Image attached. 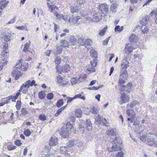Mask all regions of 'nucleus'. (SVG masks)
<instances>
[{"label": "nucleus", "mask_w": 157, "mask_h": 157, "mask_svg": "<svg viewBox=\"0 0 157 157\" xmlns=\"http://www.w3.org/2000/svg\"><path fill=\"white\" fill-rule=\"evenodd\" d=\"M29 43H27L25 44L24 47L23 49V51L24 52H27L29 51L28 49L29 48V44L30 43V41H29Z\"/></svg>", "instance_id": "473e14b6"}, {"label": "nucleus", "mask_w": 157, "mask_h": 157, "mask_svg": "<svg viewBox=\"0 0 157 157\" xmlns=\"http://www.w3.org/2000/svg\"><path fill=\"white\" fill-rule=\"evenodd\" d=\"M92 43V40L90 39H87L85 40V43L84 44L86 48H89V46L87 47V46H89Z\"/></svg>", "instance_id": "ea45409f"}, {"label": "nucleus", "mask_w": 157, "mask_h": 157, "mask_svg": "<svg viewBox=\"0 0 157 157\" xmlns=\"http://www.w3.org/2000/svg\"><path fill=\"white\" fill-rule=\"evenodd\" d=\"M79 128L80 131H82V133H84L85 132L84 125L81 123L79 124Z\"/></svg>", "instance_id": "603ef678"}, {"label": "nucleus", "mask_w": 157, "mask_h": 157, "mask_svg": "<svg viewBox=\"0 0 157 157\" xmlns=\"http://www.w3.org/2000/svg\"><path fill=\"white\" fill-rule=\"evenodd\" d=\"M148 145L157 147V140L152 136H148L146 140Z\"/></svg>", "instance_id": "39448f33"}, {"label": "nucleus", "mask_w": 157, "mask_h": 157, "mask_svg": "<svg viewBox=\"0 0 157 157\" xmlns=\"http://www.w3.org/2000/svg\"><path fill=\"white\" fill-rule=\"evenodd\" d=\"M117 131L116 128H110L106 131V134L108 135L115 136L117 134Z\"/></svg>", "instance_id": "2eb2a0df"}, {"label": "nucleus", "mask_w": 157, "mask_h": 157, "mask_svg": "<svg viewBox=\"0 0 157 157\" xmlns=\"http://www.w3.org/2000/svg\"><path fill=\"white\" fill-rule=\"evenodd\" d=\"M141 29L142 32L144 34H147L148 32V29L145 25H143Z\"/></svg>", "instance_id": "2f4dec72"}, {"label": "nucleus", "mask_w": 157, "mask_h": 157, "mask_svg": "<svg viewBox=\"0 0 157 157\" xmlns=\"http://www.w3.org/2000/svg\"><path fill=\"white\" fill-rule=\"evenodd\" d=\"M102 119L99 115H98L95 118V124L99 126L101 124Z\"/></svg>", "instance_id": "4be33fe9"}, {"label": "nucleus", "mask_w": 157, "mask_h": 157, "mask_svg": "<svg viewBox=\"0 0 157 157\" xmlns=\"http://www.w3.org/2000/svg\"><path fill=\"white\" fill-rule=\"evenodd\" d=\"M126 112L127 115L129 117L128 118V121L131 123H132L134 121L136 115L135 111L131 109H127Z\"/></svg>", "instance_id": "20e7f679"}, {"label": "nucleus", "mask_w": 157, "mask_h": 157, "mask_svg": "<svg viewBox=\"0 0 157 157\" xmlns=\"http://www.w3.org/2000/svg\"><path fill=\"white\" fill-rule=\"evenodd\" d=\"M122 144L121 140L116 137L112 143L111 147L109 148V152L117 151L121 149V145Z\"/></svg>", "instance_id": "f03ea898"}, {"label": "nucleus", "mask_w": 157, "mask_h": 157, "mask_svg": "<svg viewBox=\"0 0 157 157\" xmlns=\"http://www.w3.org/2000/svg\"><path fill=\"white\" fill-rule=\"evenodd\" d=\"M84 21L87 23H89L93 21V19H92L90 17L88 16H86L85 17V19Z\"/></svg>", "instance_id": "8fccbe9b"}, {"label": "nucleus", "mask_w": 157, "mask_h": 157, "mask_svg": "<svg viewBox=\"0 0 157 157\" xmlns=\"http://www.w3.org/2000/svg\"><path fill=\"white\" fill-rule=\"evenodd\" d=\"M72 127V124L70 122H67L66 125L61 129L60 132V135L64 138H67L68 136Z\"/></svg>", "instance_id": "f257e3e1"}, {"label": "nucleus", "mask_w": 157, "mask_h": 157, "mask_svg": "<svg viewBox=\"0 0 157 157\" xmlns=\"http://www.w3.org/2000/svg\"><path fill=\"white\" fill-rule=\"evenodd\" d=\"M90 55L92 57H96L97 56L96 52L94 49H91L90 51Z\"/></svg>", "instance_id": "49530a36"}, {"label": "nucleus", "mask_w": 157, "mask_h": 157, "mask_svg": "<svg viewBox=\"0 0 157 157\" xmlns=\"http://www.w3.org/2000/svg\"><path fill=\"white\" fill-rule=\"evenodd\" d=\"M126 79H124L123 78H120V76L119 83L120 84H124L126 82L125 80Z\"/></svg>", "instance_id": "e2e57ef3"}, {"label": "nucleus", "mask_w": 157, "mask_h": 157, "mask_svg": "<svg viewBox=\"0 0 157 157\" xmlns=\"http://www.w3.org/2000/svg\"><path fill=\"white\" fill-rule=\"evenodd\" d=\"M152 14H155V20L156 24H157V11L156 10L153 11L150 13L149 15L151 16H152Z\"/></svg>", "instance_id": "4c0bfd02"}, {"label": "nucleus", "mask_w": 157, "mask_h": 157, "mask_svg": "<svg viewBox=\"0 0 157 157\" xmlns=\"http://www.w3.org/2000/svg\"><path fill=\"white\" fill-rule=\"evenodd\" d=\"M71 19V18H70L69 15L68 14H67L63 16V19L66 22H69V23L70 22V20Z\"/></svg>", "instance_id": "a19ab883"}, {"label": "nucleus", "mask_w": 157, "mask_h": 157, "mask_svg": "<svg viewBox=\"0 0 157 157\" xmlns=\"http://www.w3.org/2000/svg\"><path fill=\"white\" fill-rule=\"evenodd\" d=\"M74 142L73 140H71L67 144V147L68 148L70 149V148L71 147L74 146Z\"/></svg>", "instance_id": "bf43d9fd"}, {"label": "nucleus", "mask_w": 157, "mask_h": 157, "mask_svg": "<svg viewBox=\"0 0 157 157\" xmlns=\"http://www.w3.org/2000/svg\"><path fill=\"white\" fill-rule=\"evenodd\" d=\"M48 7L51 12H52L56 10H58V8L54 6L53 3L50 0H47Z\"/></svg>", "instance_id": "1a4fd4ad"}, {"label": "nucleus", "mask_w": 157, "mask_h": 157, "mask_svg": "<svg viewBox=\"0 0 157 157\" xmlns=\"http://www.w3.org/2000/svg\"><path fill=\"white\" fill-rule=\"evenodd\" d=\"M139 103L138 102L136 101H134L131 103L130 105V107L131 108H133L135 107L136 105H139Z\"/></svg>", "instance_id": "09e8293b"}, {"label": "nucleus", "mask_w": 157, "mask_h": 157, "mask_svg": "<svg viewBox=\"0 0 157 157\" xmlns=\"http://www.w3.org/2000/svg\"><path fill=\"white\" fill-rule=\"evenodd\" d=\"M71 81L72 85L75 84L78 81V80L76 78H72Z\"/></svg>", "instance_id": "338daca9"}, {"label": "nucleus", "mask_w": 157, "mask_h": 157, "mask_svg": "<svg viewBox=\"0 0 157 157\" xmlns=\"http://www.w3.org/2000/svg\"><path fill=\"white\" fill-rule=\"evenodd\" d=\"M102 124L104 126H105L106 127H108L109 126V123L105 118H104L103 119H102Z\"/></svg>", "instance_id": "5fc2aeb1"}, {"label": "nucleus", "mask_w": 157, "mask_h": 157, "mask_svg": "<svg viewBox=\"0 0 157 157\" xmlns=\"http://www.w3.org/2000/svg\"><path fill=\"white\" fill-rule=\"evenodd\" d=\"M99 110L98 108L94 106H91L90 109V111L93 114H96L98 113Z\"/></svg>", "instance_id": "5701e85b"}, {"label": "nucleus", "mask_w": 157, "mask_h": 157, "mask_svg": "<svg viewBox=\"0 0 157 157\" xmlns=\"http://www.w3.org/2000/svg\"><path fill=\"white\" fill-rule=\"evenodd\" d=\"M39 119L41 120L44 121L46 119V117L44 115L41 114L40 115L39 117Z\"/></svg>", "instance_id": "774afa93"}, {"label": "nucleus", "mask_w": 157, "mask_h": 157, "mask_svg": "<svg viewBox=\"0 0 157 157\" xmlns=\"http://www.w3.org/2000/svg\"><path fill=\"white\" fill-rule=\"evenodd\" d=\"M66 107V106H64L59 108L57 111L56 112L55 114V116L56 117H57L61 113L62 111L65 109Z\"/></svg>", "instance_id": "72a5a7b5"}, {"label": "nucleus", "mask_w": 157, "mask_h": 157, "mask_svg": "<svg viewBox=\"0 0 157 157\" xmlns=\"http://www.w3.org/2000/svg\"><path fill=\"white\" fill-rule=\"evenodd\" d=\"M121 98H129V95L128 94H130L129 92L125 91L123 93H121Z\"/></svg>", "instance_id": "e433bc0d"}, {"label": "nucleus", "mask_w": 157, "mask_h": 157, "mask_svg": "<svg viewBox=\"0 0 157 157\" xmlns=\"http://www.w3.org/2000/svg\"><path fill=\"white\" fill-rule=\"evenodd\" d=\"M107 29V27L106 26L103 28L100 31L99 35L100 36H103L104 35L105 32Z\"/></svg>", "instance_id": "c03bdc74"}, {"label": "nucleus", "mask_w": 157, "mask_h": 157, "mask_svg": "<svg viewBox=\"0 0 157 157\" xmlns=\"http://www.w3.org/2000/svg\"><path fill=\"white\" fill-rule=\"evenodd\" d=\"M75 113L77 117H80L82 116V112L80 109H77L76 110Z\"/></svg>", "instance_id": "7c9ffc66"}, {"label": "nucleus", "mask_w": 157, "mask_h": 157, "mask_svg": "<svg viewBox=\"0 0 157 157\" xmlns=\"http://www.w3.org/2000/svg\"><path fill=\"white\" fill-rule=\"evenodd\" d=\"M58 140L55 136L52 137L51 139L49 141V144L50 146H54L57 144Z\"/></svg>", "instance_id": "4468645a"}, {"label": "nucleus", "mask_w": 157, "mask_h": 157, "mask_svg": "<svg viewBox=\"0 0 157 157\" xmlns=\"http://www.w3.org/2000/svg\"><path fill=\"white\" fill-rule=\"evenodd\" d=\"M117 5L116 3H114L111 6L110 10L111 11L114 12L115 11V10L117 8Z\"/></svg>", "instance_id": "3c124183"}, {"label": "nucleus", "mask_w": 157, "mask_h": 157, "mask_svg": "<svg viewBox=\"0 0 157 157\" xmlns=\"http://www.w3.org/2000/svg\"><path fill=\"white\" fill-rule=\"evenodd\" d=\"M24 134L26 136H29L31 134V132L29 129H26L24 132Z\"/></svg>", "instance_id": "13d9d810"}, {"label": "nucleus", "mask_w": 157, "mask_h": 157, "mask_svg": "<svg viewBox=\"0 0 157 157\" xmlns=\"http://www.w3.org/2000/svg\"><path fill=\"white\" fill-rule=\"evenodd\" d=\"M60 43V46H61V47H68L70 46L69 42L65 40H61Z\"/></svg>", "instance_id": "393cba45"}, {"label": "nucleus", "mask_w": 157, "mask_h": 157, "mask_svg": "<svg viewBox=\"0 0 157 157\" xmlns=\"http://www.w3.org/2000/svg\"><path fill=\"white\" fill-rule=\"evenodd\" d=\"M62 51V48L61 46H58L56 48V50L54 52V55H57L61 53Z\"/></svg>", "instance_id": "c85d7f7f"}, {"label": "nucleus", "mask_w": 157, "mask_h": 157, "mask_svg": "<svg viewBox=\"0 0 157 157\" xmlns=\"http://www.w3.org/2000/svg\"><path fill=\"white\" fill-rule=\"evenodd\" d=\"M94 67L92 66H90L87 69V71L89 72L90 73L94 72L95 71V69L94 68Z\"/></svg>", "instance_id": "680f3d73"}, {"label": "nucleus", "mask_w": 157, "mask_h": 157, "mask_svg": "<svg viewBox=\"0 0 157 157\" xmlns=\"http://www.w3.org/2000/svg\"><path fill=\"white\" fill-rule=\"evenodd\" d=\"M99 7L100 11L102 14L106 15L109 11L108 5L106 4L103 3L100 5Z\"/></svg>", "instance_id": "0eeeda50"}, {"label": "nucleus", "mask_w": 157, "mask_h": 157, "mask_svg": "<svg viewBox=\"0 0 157 157\" xmlns=\"http://www.w3.org/2000/svg\"><path fill=\"white\" fill-rule=\"evenodd\" d=\"M149 20V18L148 16H146L143 18L140 21V24L142 25H145L148 23Z\"/></svg>", "instance_id": "412c9836"}, {"label": "nucleus", "mask_w": 157, "mask_h": 157, "mask_svg": "<svg viewBox=\"0 0 157 157\" xmlns=\"http://www.w3.org/2000/svg\"><path fill=\"white\" fill-rule=\"evenodd\" d=\"M63 104V101L60 99L58 100L56 103V105L58 107H60L62 106Z\"/></svg>", "instance_id": "a18cd8bd"}, {"label": "nucleus", "mask_w": 157, "mask_h": 157, "mask_svg": "<svg viewBox=\"0 0 157 157\" xmlns=\"http://www.w3.org/2000/svg\"><path fill=\"white\" fill-rule=\"evenodd\" d=\"M8 2V1H1L0 4H1V5L0 6V9L2 10L6 6Z\"/></svg>", "instance_id": "cd10ccee"}, {"label": "nucleus", "mask_w": 157, "mask_h": 157, "mask_svg": "<svg viewBox=\"0 0 157 157\" xmlns=\"http://www.w3.org/2000/svg\"><path fill=\"white\" fill-rule=\"evenodd\" d=\"M54 10V14L56 16L57 19L61 20L62 18L63 19V14H59L57 13V10Z\"/></svg>", "instance_id": "c9c22d12"}, {"label": "nucleus", "mask_w": 157, "mask_h": 157, "mask_svg": "<svg viewBox=\"0 0 157 157\" xmlns=\"http://www.w3.org/2000/svg\"><path fill=\"white\" fill-rule=\"evenodd\" d=\"M90 63L91 64V66L93 67H95L97 65V59H94L93 61H90Z\"/></svg>", "instance_id": "de8ad7c7"}, {"label": "nucleus", "mask_w": 157, "mask_h": 157, "mask_svg": "<svg viewBox=\"0 0 157 157\" xmlns=\"http://www.w3.org/2000/svg\"><path fill=\"white\" fill-rule=\"evenodd\" d=\"M16 148V146L12 145H10L7 146V149L9 151L13 150L15 149Z\"/></svg>", "instance_id": "0e129e2a"}, {"label": "nucleus", "mask_w": 157, "mask_h": 157, "mask_svg": "<svg viewBox=\"0 0 157 157\" xmlns=\"http://www.w3.org/2000/svg\"><path fill=\"white\" fill-rule=\"evenodd\" d=\"M25 82L29 86H32L33 85H34V86H35L37 85L36 84H35V81L34 80H33L32 82H31L30 80H28Z\"/></svg>", "instance_id": "37998d69"}, {"label": "nucleus", "mask_w": 157, "mask_h": 157, "mask_svg": "<svg viewBox=\"0 0 157 157\" xmlns=\"http://www.w3.org/2000/svg\"><path fill=\"white\" fill-rule=\"evenodd\" d=\"M21 101H17V102L16 105V107L17 110H19L21 106Z\"/></svg>", "instance_id": "052dcab7"}, {"label": "nucleus", "mask_w": 157, "mask_h": 157, "mask_svg": "<svg viewBox=\"0 0 157 157\" xmlns=\"http://www.w3.org/2000/svg\"><path fill=\"white\" fill-rule=\"evenodd\" d=\"M58 97L66 98H85L84 97L82 96V95L81 94H78L75 95L73 98H71V97H67V95L65 94H62L61 95H60V96H59Z\"/></svg>", "instance_id": "a211bd4d"}, {"label": "nucleus", "mask_w": 157, "mask_h": 157, "mask_svg": "<svg viewBox=\"0 0 157 157\" xmlns=\"http://www.w3.org/2000/svg\"><path fill=\"white\" fill-rule=\"evenodd\" d=\"M137 37L134 34H132L129 37V40L131 42H136L137 41Z\"/></svg>", "instance_id": "b1692460"}, {"label": "nucleus", "mask_w": 157, "mask_h": 157, "mask_svg": "<svg viewBox=\"0 0 157 157\" xmlns=\"http://www.w3.org/2000/svg\"><path fill=\"white\" fill-rule=\"evenodd\" d=\"M70 10L72 13L78 12V6H71Z\"/></svg>", "instance_id": "bb28decb"}, {"label": "nucleus", "mask_w": 157, "mask_h": 157, "mask_svg": "<svg viewBox=\"0 0 157 157\" xmlns=\"http://www.w3.org/2000/svg\"><path fill=\"white\" fill-rule=\"evenodd\" d=\"M20 92L19 91V92L17 93L15 96L10 95L4 98H17L20 94Z\"/></svg>", "instance_id": "4d7b16f0"}, {"label": "nucleus", "mask_w": 157, "mask_h": 157, "mask_svg": "<svg viewBox=\"0 0 157 157\" xmlns=\"http://www.w3.org/2000/svg\"><path fill=\"white\" fill-rule=\"evenodd\" d=\"M61 61V59L60 57L57 56L56 57L55 60V63L57 64H59L60 63Z\"/></svg>", "instance_id": "69168bd1"}, {"label": "nucleus", "mask_w": 157, "mask_h": 157, "mask_svg": "<svg viewBox=\"0 0 157 157\" xmlns=\"http://www.w3.org/2000/svg\"><path fill=\"white\" fill-rule=\"evenodd\" d=\"M129 62L128 60L126 59H124L122 62L121 64V67L122 69H126L129 67Z\"/></svg>", "instance_id": "6ab92c4d"}, {"label": "nucleus", "mask_w": 157, "mask_h": 157, "mask_svg": "<svg viewBox=\"0 0 157 157\" xmlns=\"http://www.w3.org/2000/svg\"><path fill=\"white\" fill-rule=\"evenodd\" d=\"M118 102L120 104L128 102L129 101V99H119Z\"/></svg>", "instance_id": "58836bf2"}, {"label": "nucleus", "mask_w": 157, "mask_h": 157, "mask_svg": "<svg viewBox=\"0 0 157 157\" xmlns=\"http://www.w3.org/2000/svg\"><path fill=\"white\" fill-rule=\"evenodd\" d=\"M21 60V61L22 60ZM28 63H25L23 65H22L21 63V64L20 65V70H21L23 71H24L26 70L27 68L28 67Z\"/></svg>", "instance_id": "f704fd0d"}, {"label": "nucleus", "mask_w": 157, "mask_h": 157, "mask_svg": "<svg viewBox=\"0 0 157 157\" xmlns=\"http://www.w3.org/2000/svg\"><path fill=\"white\" fill-rule=\"evenodd\" d=\"M77 38L75 36H71L70 38V40L69 42L70 46L74 45H75L77 42Z\"/></svg>", "instance_id": "f3484780"}, {"label": "nucleus", "mask_w": 157, "mask_h": 157, "mask_svg": "<svg viewBox=\"0 0 157 157\" xmlns=\"http://www.w3.org/2000/svg\"><path fill=\"white\" fill-rule=\"evenodd\" d=\"M45 95V94L42 91L40 92L38 94L39 98H44Z\"/></svg>", "instance_id": "6e6d98bb"}, {"label": "nucleus", "mask_w": 157, "mask_h": 157, "mask_svg": "<svg viewBox=\"0 0 157 157\" xmlns=\"http://www.w3.org/2000/svg\"><path fill=\"white\" fill-rule=\"evenodd\" d=\"M8 52L6 50H3L2 52V60L3 61H6V58L7 56Z\"/></svg>", "instance_id": "a878e982"}, {"label": "nucleus", "mask_w": 157, "mask_h": 157, "mask_svg": "<svg viewBox=\"0 0 157 157\" xmlns=\"http://www.w3.org/2000/svg\"><path fill=\"white\" fill-rule=\"evenodd\" d=\"M120 78H123L124 79H127L128 77V75L126 69H123L121 70L120 73Z\"/></svg>", "instance_id": "f8f14e48"}, {"label": "nucleus", "mask_w": 157, "mask_h": 157, "mask_svg": "<svg viewBox=\"0 0 157 157\" xmlns=\"http://www.w3.org/2000/svg\"><path fill=\"white\" fill-rule=\"evenodd\" d=\"M29 87V86L25 82L21 86L19 91V92L22 91L23 93L26 94L28 91V88Z\"/></svg>", "instance_id": "9b49d317"}, {"label": "nucleus", "mask_w": 157, "mask_h": 157, "mask_svg": "<svg viewBox=\"0 0 157 157\" xmlns=\"http://www.w3.org/2000/svg\"><path fill=\"white\" fill-rule=\"evenodd\" d=\"M133 48L132 46L129 44L125 48L124 51L127 54H129L132 51Z\"/></svg>", "instance_id": "ddd939ff"}, {"label": "nucleus", "mask_w": 157, "mask_h": 157, "mask_svg": "<svg viewBox=\"0 0 157 157\" xmlns=\"http://www.w3.org/2000/svg\"><path fill=\"white\" fill-rule=\"evenodd\" d=\"M62 77L60 75H58L56 79V82H57L59 83H61L62 82Z\"/></svg>", "instance_id": "864d4df0"}, {"label": "nucleus", "mask_w": 157, "mask_h": 157, "mask_svg": "<svg viewBox=\"0 0 157 157\" xmlns=\"http://www.w3.org/2000/svg\"><path fill=\"white\" fill-rule=\"evenodd\" d=\"M123 26H122L121 27H120V26L119 25H117L115 27L114 30L115 32L118 31L119 32H120L122 31L123 29Z\"/></svg>", "instance_id": "79ce46f5"}, {"label": "nucleus", "mask_w": 157, "mask_h": 157, "mask_svg": "<svg viewBox=\"0 0 157 157\" xmlns=\"http://www.w3.org/2000/svg\"><path fill=\"white\" fill-rule=\"evenodd\" d=\"M71 149L68 148L67 146H62L60 148V152L63 154L66 157H69L70 155L68 152H71Z\"/></svg>", "instance_id": "423d86ee"}, {"label": "nucleus", "mask_w": 157, "mask_h": 157, "mask_svg": "<svg viewBox=\"0 0 157 157\" xmlns=\"http://www.w3.org/2000/svg\"><path fill=\"white\" fill-rule=\"evenodd\" d=\"M21 64V60L20 59L16 65V67L13 68L12 72V75L14 77V79L15 80L18 79L20 77L21 74L20 66Z\"/></svg>", "instance_id": "7ed1b4c3"}, {"label": "nucleus", "mask_w": 157, "mask_h": 157, "mask_svg": "<svg viewBox=\"0 0 157 157\" xmlns=\"http://www.w3.org/2000/svg\"><path fill=\"white\" fill-rule=\"evenodd\" d=\"M82 22L81 19L79 16H77L71 18L70 20V23H72L73 24L77 26Z\"/></svg>", "instance_id": "6e6552de"}, {"label": "nucleus", "mask_w": 157, "mask_h": 157, "mask_svg": "<svg viewBox=\"0 0 157 157\" xmlns=\"http://www.w3.org/2000/svg\"><path fill=\"white\" fill-rule=\"evenodd\" d=\"M77 39H78V43L81 46H83L85 43V40L83 36L80 37L79 36L77 35L76 36Z\"/></svg>", "instance_id": "dca6fc26"}, {"label": "nucleus", "mask_w": 157, "mask_h": 157, "mask_svg": "<svg viewBox=\"0 0 157 157\" xmlns=\"http://www.w3.org/2000/svg\"><path fill=\"white\" fill-rule=\"evenodd\" d=\"M62 70L64 72H67L70 71V67L68 64H66L62 68Z\"/></svg>", "instance_id": "c756f323"}, {"label": "nucleus", "mask_w": 157, "mask_h": 157, "mask_svg": "<svg viewBox=\"0 0 157 157\" xmlns=\"http://www.w3.org/2000/svg\"><path fill=\"white\" fill-rule=\"evenodd\" d=\"M102 15L100 12L95 13L93 17V21L97 22L100 21L102 18Z\"/></svg>", "instance_id": "9d476101"}, {"label": "nucleus", "mask_w": 157, "mask_h": 157, "mask_svg": "<svg viewBox=\"0 0 157 157\" xmlns=\"http://www.w3.org/2000/svg\"><path fill=\"white\" fill-rule=\"evenodd\" d=\"M86 129L88 132L91 131L92 129V127L90 121L87 119L86 120Z\"/></svg>", "instance_id": "aec40b11"}]
</instances>
